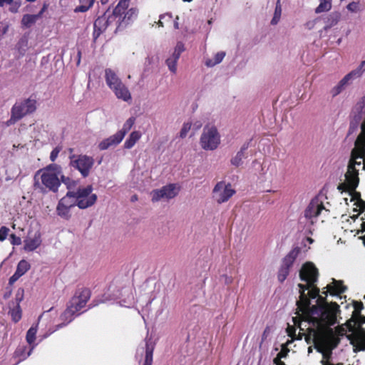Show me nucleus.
I'll return each instance as SVG.
<instances>
[{"instance_id": "51", "label": "nucleus", "mask_w": 365, "mask_h": 365, "mask_svg": "<svg viewBox=\"0 0 365 365\" xmlns=\"http://www.w3.org/2000/svg\"><path fill=\"white\" fill-rule=\"evenodd\" d=\"M172 14H165L160 16V19L158 22V26L163 27L164 26V22L163 19H167V21H172Z\"/></svg>"}, {"instance_id": "3", "label": "nucleus", "mask_w": 365, "mask_h": 365, "mask_svg": "<svg viewBox=\"0 0 365 365\" xmlns=\"http://www.w3.org/2000/svg\"><path fill=\"white\" fill-rule=\"evenodd\" d=\"M351 334L346 335L350 344L353 346L354 353L365 351V329L363 327H355L354 321H347L345 324Z\"/></svg>"}, {"instance_id": "36", "label": "nucleus", "mask_w": 365, "mask_h": 365, "mask_svg": "<svg viewBox=\"0 0 365 365\" xmlns=\"http://www.w3.org/2000/svg\"><path fill=\"white\" fill-rule=\"evenodd\" d=\"M9 314H11L12 321L15 323L18 322L21 319L22 312L19 302L15 307L10 310Z\"/></svg>"}, {"instance_id": "49", "label": "nucleus", "mask_w": 365, "mask_h": 365, "mask_svg": "<svg viewBox=\"0 0 365 365\" xmlns=\"http://www.w3.org/2000/svg\"><path fill=\"white\" fill-rule=\"evenodd\" d=\"M354 310L352 317L361 314V310L364 309V304L361 302H354L353 304Z\"/></svg>"}, {"instance_id": "11", "label": "nucleus", "mask_w": 365, "mask_h": 365, "mask_svg": "<svg viewBox=\"0 0 365 365\" xmlns=\"http://www.w3.org/2000/svg\"><path fill=\"white\" fill-rule=\"evenodd\" d=\"M322 212H329V210L325 208L323 202L318 197H315L305 209L304 217L313 225Z\"/></svg>"}, {"instance_id": "42", "label": "nucleus", "mask_w": 365, "mask_h": 365, "mask_svg": "<svg viewBox=\"0 0 365 365\" xmlns=\"http://www.w3.org/2000/svg\"><path fill=\"white\" fill-rule=\"evenodd\" d=\"M177 62L176 60L171 57L168 58L165 61L169 70L173 73H175L177 71Z\"/></svg>"}, {"instance_id": "39", "label": "nucleus", "mask_w": 365, "mask_h": 365, "mask_svg": "<svg viewBox=\"0 0 365 365\" xmlns=\"http://www.w3.org/2000/svg\"><path fill=\"white\" fill-rule=\"evenodd\" d=\"M292 342V341L288 340L286 343L282 344L281 346V351L277 354V356L280 358H286L289 352V349L288 348V345Z\"/></svg>"}, {"instance_id": "27", "label": "nucleus", "mask_w": 365, "mask_h": 365, "mask_svg": "<svg viewBox=\"0 0 365 365\" xmlns=\"http://www.w3.org/2000/svg\"><path fill=\"white\" fill-rule=\"evenodd\" d=\"M298 308L302 312H306L310 309V299L307 294H300L299 301L297 302Z\"/></svg>"}, {"instance_id": "57", "label": "nucleus", "mask_w": 365, "mask_h": 365, "mask_svg": "<svg viewBox=\"0 0 365 365\" xmlns=\"http://www.w3.org/2000/svg\"><path fill=\"white\" fill-rule=\"evenodd\" d=\"M11 243L13 245H20L21 244V237L16 236L15 234H11L10 235Z\"/></svg>"}, {"instance_id": "13", "label": "nucleus", "mask_w": 365, "mask_h": 365, "mask_svg": "<svg viewBox=\"0 0 365 365\" xmlns=\"http://www.w3.org/2000/svg\"><path fill=\"white\" fill-rule=\"evenodd\" d=\"M318 277L319 271L314 263L307 262L302 265L299 271V278L302 281L315 284L318 281Z\"/></svg>"}, {"instance_id": "64", "label": "nucleus", "mask_w": 365, "mask_h": 365, "mask_svg": "<svg viewBox=\"0 0 365 365\" xmlns=\"http://www.w3.org/2000/svg\"><path fill=\"white\" fill-rule=\"evenodd\" d=\"M282 358L276 356L273 360L274 364L275 365H285L284 362L282 361Z\"/></svg>"}, {"instance_id": "56", "label": "nucleus", "mask_w": 365, "mask_h": 365, "mask_svg": "<svg viewBox=\"0 0 365 365\" xmlns=\"http://www.w3.org/2000/svg\"><path fill=\"white\" fill-rule=\"evenodd\" d=\"M346 8L351 12H357L359 10V3L352 1L347 5Z\"/></svg>"}, {"instance_id": "21", "label": "nucleus", "mask_w": 365, "mask_h": 365, "mask_svg": "<svg viewBox=\"0 0 365 365\" xmlns=\"http://www.w3.org/2000/svg\"><path fill=\"white\" fill-rule=\"evenodd\" d=\"M155 344L151 339H145V360L143 365H152Z\"/></svg>"}, {"instance_id": "4", "label": "nucleus", "mask_w": 365, "mask_h": 365, "mask_svg": "<svg viewBox=\"0 0 365 365\" xmlns=\"http://www.w3.org/2000/svg\"><path fill=\"white\" fill-rule=\"evenodd\" d=\"M93 186L88 185L86 187H79L74 191V197L77 201V207L84 210L92 207L97 202V195L93 193Z\"/></svg>"}, {"instance_id": "18", "label": "nucleus", "mask_w": 365, "mask_h": 365, "mask_svg": "<svg viewBox=\"0 0 365 365\" xmlns=\"http://www.w3.org/2000/svg\"><path fill=\"white\" fill-rule=\"evenodd\" d=\"M327 291L323 292V294L327 295L329 292L331 295H340L341 294L346 292L347 287L344 285L343 282L341 280H336L333 279L332 284H329L327 286Z\"/></svg>"}, {"instance_id": "59", "label": "nucleus", "mask_w": 365, "mask_h": 365, "mask_svg": "<svg viewBox=\"0 0 365 365\" xmlns=\"http://www.w3.org/2000/svg\"><path fill=\"white\" fill-rule=\"evenodd\" d=\"M355 205L359 208L360 213L365 211V201L359 199L356 202Z\"/></svg>"}, {"instance_id": "24", "label": "nucleus", "mask_w": 365, "mask_h": 365, "mask_svg": "<svg viewBox=\"0 0 365 365\" xmlns=\"http://www.w3.org/2000/svg\"><path fill=\"white\" fill-rule=\"evenodd\" d=\"M58 202L70 209L77 206V201L74 197V191H68L66 195L63 197Z\"/></svg>"}, {"instance_id": "5", "label": "nucleus", "mask_w": 365, "mask_h": 365, "mask_svg": "<svg viewBox=\"0 0 365 365\" xmlns=\"http://www.w3.org/2000/svg\"><path fill=\"white\" fill-rule=\"evenodd\" d=\"M69 165L78 170L83 178L89 175L95 160L93 157L86 155H75L72 154L69 156Z\"/></svg>"}, {"instance_id": "12", "label": "nucleus", "mask_w": 365, "mask_h": 365, "mask_svg": "<svg viewBox=\"0 0 365 365\" xmlns=\"http://www.w3.org/2000/svg\"><path fill=\"white\" fill-rule=\"evenodd\" d=\"M180 187L176 184L171 183L162 187L160 189L153 190L151 192L152 201L158 202L161 199H173L178 195Z\"/></svg>"}, {"instance_id": "28", "label": "nucleus", "mask_w": 365, "mask_h": 365, "mask_svg": "<svg viewBox=\"0 0 365 365\" xmlns=\"http://www.w3.org/2000/svg\"><path fill=\"white\" fill-rule=\"evenodd\" d=\"M70 210L71 209L68 208V207H66L65 205H63L62 204L58 202L56 207V213L61 218L68 220L71 217Z\"/></svg>"}, {"instance_id": "20", "label": "nucleus", "mask_w": 365, "mask_h": 365, "mask_svg": "<svg viewBox=\"0 0 365 365\" xmlns=\"http://www.w3.org/2000/svg\"><path fill=\"white\" fill-rule=\"evenodd\" d=\"M105 79L106 84L110 89L120 84L122 81L117 76L114 71L110 68H106L105 70Z\"/></svg>"}, {"instance_id": "22", "label": "nucleus", "mask_w": 365, "mask_h": 365, "mask_svg": "<svg viewBox=\"0 0 365 365\" xmlns=\"http://www.w3.org/2000/svg\"><path fill=\"white\" fill-rule=\"evenodd\" d=\"M41 244V235L36 233L34 237H28L24 240V249L31 252L38 248Z\"/></svg>"}, {"instance_id": "63", "label": "nucleus", "mask_w": 365, "mask_h": 365, "mask_svg": "<svg viewBox=\"0 0 365 365\" xmlns=\"http://www.w3.org/2000/svg\"><path fill=\"white\" fill-rule=\"evenodd\" d=\"M287 331L289 336L293 337V336L295 335L296 329L294 327L289 326L287 329Z\"/></svg>"}, {"instance_id": "17", "label": "nucleus", "mask_w": 365, "mask_h": 365, "mask_svg": "<svg viewBox=\"0 0 365 365\" xmlns=\"http://www.w3.org/2000/svg\"><path fill=\"white\" fill-rule=\"evenodd\" d=\"M110 90L113 91V92L118 99H121L125 102H129L132 99L130 91L123 82H121L118 86H115V87L112 88Z\"/></svg>"}, {"instance_id": "8", "label": "nucleus", "mask_w": 365, "mask_h": 365, "mask_svg": "<svg viewBox=\"0 0 365 365\" xmlns=\"http://www.w3.org/2000/svg\"><path fill=\"white\" fill-rule=\"evenodd\" d=\"M91 297V291L89 288L78 285L74 294L69 299L68 303L81 312V309L86 306L88 302L90 300Z\"/></svg>"}, {"instance_id": "54", "label": "nucleus", "mask_w": 365, "mask_h": 365, "mask_svg": "<svg viewBox=\"0 0 365 365\" xmlns=\"http://www.w3.org/2000/svg\"><path fill=\"white\" fill-rule=\"evenodd\" d=\"M19 120H20L19 118H18L14 113H13L11 110V117L6 122V125L7 126H10L11 125H14V123H16V122H18Z\"/></svg>"}, {"instance_id": "30", "label": "nucleus", "mask_w": 365, "mask_h": 365, "mask_svg": "<svg viewBox=\"0 0 365 365\" xmlns=\"http://www.w3.org/2000/svg\"><path fill=\"white\" fill-rule=\"evenodd\" d=\"M31 267L30 264L25 259L21 260L18 264L16 269V273L19 274V276H23Z\"/></svg>"}, {"instance_id": "6", "label": "nucleus", "mask_w": 365, "mask_h": 365, "mask_svg": "<svg viewBox=\"0 0 365 365\" xmlns=\"http://www.w3.org/2000/svg\"><path fill=\"white\" fill-rule=\"evenodd\" d=\"M200 143L205 150H214L220 143V135L215 126H205L201 135Z\"/></svg>"}, {"instance_id": "9", "label": "nucleus", "mask_w": 365, "mask_h": 365, "mask_svg": "<svg viewBox=\"0 0 365 365\" xmlns=\"http://www.w3.org/2000/svg\"><path fill=\"white\" fill-rule=\"evenodd\" d=\"M299 250L298 248L292 250L282 261L281 266L278 270L277 279L280 283L285 281L288 275L289 274L290 269L292 267L298 255Z\"/></svg>"}, {"instance_id": "41", "label": "nucleus", "mask_w": 365, "mask_h": 365, "mask_svg": "<svg viewBox=\"0 0 365 365\" xmlns=\"http://www.w3.org/2000/svg\"><path fill=\"white\" fill-rule=\"evenodd\" d=\"M243 158L244 155L242 154V152L238 151L236 155L231 159L232 165H235V167H239L242 163Z\"/></svg>"}, {"instance_id": "43", "label": "nucleus", "mask_w": 365, "mask_h": 365, "mask_svg": "<svg viewBox=\"0 0 365 365\" xmlns=\"http://www.w3.org/2000/svg\"><path fill=\"white\" fill-rule=\"evenodd\" d=\"M319 294V289L316 283L314 284L309 289L308 297L309 299H316Z\"/></svg>"}, {"instance_id": "47", "label": "nucleus", "mask_w": 365, "mask_h": 365, "mask_svg": "<svg viewBox=\"0 0 365 365\" xmlns=\"http://www.w3.org/2000/svg\"><path fill=\"white\" fill-rule=\"evenodd\" d=\"M349 331L347 327L346 326V328L343 326H338L336 327L335 331H334L335 336L339 338V336H346V331Z\"/></svg>"}, {"instance_id": "2", "label": "nucleus", "mask_w": 365, "mask_h": 365, "mask_svg": "<svg viewBox=\"0 0 365 365\" xmlns=\"http://www.w3.org/2000/svg\"><path fill=\"white\" fill-rule=\"evenodd\" d=\"M56 165L51 164L38 170L34 177V188L43 194L48 192H57L61 180L54 171Z\"/></svg>"}, {"instance_id": "40", "label": "nucleus", "mask_w": 365, "mask_h": 365, "mask_svg": "<svg viewBox=\"0 0 365 365\" xmlns=\"http://www.w3.org/2000/svg\"><path fill=\"white\" fill-rule=\"evenodd\" d=\"M60 180H61V182H62L63 184H65L66 185V187L68 190H71V189L75 187V186L76 185V181H74L73 180L71 179L70 178L66 177L64 175H62L61 177Z\"/></svg>"}, {"instance_id": "61", "label": "nucleus", "mask_w": 365, "mask_h": 365, "mask_svg": "<svg viewBox=\"0 0 365 365\" xmlns=\"http://www.w3.org/2000/svg\"><path fill=\"white\" fill-rule=\"evenodd\" d=\"M174 51H177L178 53L179 52L182 53L185 51L184 44L180 41L178 42L175 47Z\"/></svg>"}, {"instance_id": "19", "label": "nucleus", "mask_w": 365, "mask_h": 365, "mask_svg": "<svg viewBox=\"0 0 365 365\" xmlns=\"http://www.w3.org/2000/svg\"><path fill=\"white\" fill-rule=\"evenodd\" d=\"M122 135H120L118 133H116L115 134L110 136L109 138L102 140L98 145V148L101 150H107L108 148L113 145H116L119 144L122 141Z\"/></svg>"}, {"instance_id": "10", "label": "nucleus", "mask_w": 365, "mask_h": 365, "mask_svg": "<svg viewBox=\"0 0 365 365\" xmlns=\"http://www.w3.org/2000/svg\"><path fill=\"white\" fill-rule=\"evenodd\" d=\"M235 190L232 188L230 183H226L225 181L218 182L213 188L212 197L218 203L222 204L231 198Z\"/></svg>"}, {"instance_id": "58", "label": "nucleus", "mask_w": 365, "mask_h": 365, "mask_svg": "<svg viewBox=\"0 0 365 365\" xmlns=\"http://www.w3.org/2000/svg\"><path fill=\"white\" fill-rule=\"evenodd\" d=\"M337 189L341 192H349V191H352L346 182L340 183L338 185Z\"/></svg>"}, {"instance_id": "23", "label": "nucleus", "mask_w": 365, "mask_h": 365, "mask_svg": "<svg viewBox=\"0 0 365 365\" xmlns=\"http://www.w3.org/2000/svg\"><path fill=\"white\" fill-rule=\"evenodd\" d=\"M130 0H120L113 11V15L121 21L128 8Z\"/></svg>"}, {"instance_id": "7", "label": "nucleus", "mask_w": 365, "mask_h": 365, "mask_svg": "<svg viewBox=\"0 0 365 365\" xmlns=\"http://www.w3.org/2000/svg\"><path fill=\"white\" fill-rule=\"evenodd\" d=\"M36 103L37 102L35 97L33 98L31 96L28 98L16 102L11 110L21 120L26 115L36 111Z\"/></svg>"}, {"instance_id": "60", "label": "nucleus", "mask_w": 365, "mask_h": 365, "mask_svg": "<svg viewBox=\"0 0 365 365\" xmlns=\"http://www.w3.org/2000/svg\"><path fill=\"white\" fill-rule=\"evenodd\" d=\"M349 195H351V200H358L359 199H361V194L360 192H358L356 191V190L354 191H349Z\"/></svg>"}, {"instance_id": "25", "label": "nucleus", "mask_w": 365, "mask_h": 365, "mask_svg": "<svg viewBox=\"0 0 365 365\" xmlns=\"http://www.w3.org/2000/svg\"><path fill=\"white\" fill-rule=\"evenodd\" d=\"M108 26L107 21L106 20V17L101 16L98 17L94 21V32L93 35L95 38H97L101 33L103 32V30L106 29Z\"/></svg>"}, {"instance_id": "46", "label": "nucleus", "mask_w": 365, "mask_h": 365, "mask_svg": "<svg viewBox=\"0 0 365 365\" xmlns=\"http://www.w3.org/2000/svg\"><path fill=\"white\" fill-rule=\"evenodd\" d=\"M364 71H365V61H361V63H360L359 67L356 69L351 71V73H355L354 77L356 78L360 77Z\"/></svg>"}, {"instance_id": "45", "label": "nucleus", "mask_w": 365, "mask_h": 365, "mask_svg": "<svg viewBox=\"0 0 365 365\" xmlns=\"http://www.w3.org/2000/svg\"><path fill=\"white\" fill-rule=\"evenodd\" d=\"M354 73H349L339 81V83L345 88L350 80L356 78Z\"/></svg>"}, {"instance_id": "14", "label": "nucleus", "mask_w": 365, "mask_h": 365, "mask_svg": "<svg viewBox=\"0 0 365 365\" xmlns=\"http://www.w3.org/2000/svg\"><path fill=\"white\" fill-rule=\"evenodd\" d=\"M83 312H80L76 307L67 302L66 309L60 315V320L61 322L56 326L55 330H58L66 327Z\"/></svg>"}, {"instance_id": "33", "label": "nucleus", "mask_w": 365, "mask_h": 365, "mask_svg": "<svg viewBox=\"0 0 365 365\" xmlns=\"http://www.w3.org/2000/svg\"><path fill=\"white\" fill-rule=\"evenodd\" d=\"M225 56V53L224 51H220L217 53L213 59H208L206 61L205 64L209 67H212L215 66L216 64L220 63L223 60Z\"/></svg>"}, {"instance_id": "29", "label": "nucleus", "mask_w": 365, "mask_h": 365, "mask_svg": "<svg viewBox=\"0 0 365 365\" xmlns=\"http://www.w3.org/2000/svg\"><path fill=\"white\" fill-rule=\"evenodd\" d=\"M94 1L95 0H80L81 4L78 6H76L74 9V11L76 13L86 12L93 6Z\"/></svg>"}, {"instance_id": "26", "label": "nucleus", "mask_w": 365, "mask_h": 365, "mask_svg": "<svg viewBox=\"0 0 365 365\" xmlns=\"http://www.w3.org/2000/svg\"><path fill=\"white\" fill-rule=\"evenodd\" d=\"M141 138V133L140 131H133L128 138L124 143V148L126 149L132 148L135 144L140 140Z\"/></svg>"}, {"instance_id": "38", "label": "nucleus", "mask_w": 365, "mask_h": 365, "mask_svg": "<svg viewBox=\"0 0 365 365\" xmlns=\"http://www.w3.org/2000/svg\"><path fill=\"white\" fill-rule=\"evenodd\" d=\"M349 321H354L355 322V327H362L361 325L365 324V316L361 314L353 316Z\"/></svg>"}, {"instance_id": "34", "label": "nucleus", "mask_w": 365, "mask_h": 365, "mask_svg": "<svg viewBox=\"0 0 365 365\" xmlns=\"http://www.w3.org/2000/svg\"><path fill=\"white\" fill-rule=\"evenodd\" d=\"M317 298V304L313 305L311 307V312L312 314H318V309H320L321 307H323L324 305H327L328 307L330 306V303H328L327 302L326 297H324L319 294V296Z\"/></svg>"}, {"instance_id": "62", "label": "nucleus", "mask_w": 365, "mask_h": 365, "mask_svg": "<svg viewBox=\"0 0 365 365\" xmlns=\"http://www.w3.org/2000/svg\"><path fill=\"white\" fill-rule=\"evenodd\" d=\"M21 277L19 276L16 272L9 278V284H12L17 281Z\"/></svg>"}, {"instance_id": "44", "label": "nucleus", "mask_w": 365, "mask_h": 365, "mask_svg": "<svg viewBox=\"0 0 365 365\" xmlns=\"http://www.w3.org/2000/svg\"><path fill=\"white\" fill-rule=\"evenodd\" d=\"M138 14V9L136 8H131L127 12H125V15L121 19V21H124L126 19L128 20H130L133 16H136Z\"/></svg>"}, {"instance_id": "32", "label": "nucleus", "mask_w": 365, "mask_h": 365, "mask_svg": "<svg viewBox=\"0 0 365 365\" xmlns=\"http://www.w3.org/2000/svg\"><path fill=\"white\" fill-rule=\"evenodd\" d=\"M135 118L134 117L129 118L124 123L123 128L117 132L120 135H122V138L125 137V134L131 129L135 123Z\"/></svg>"}, {"instance_id": "37", "label": "nucleus", "mask_w": 365, "mask_h": 365, "mask_svg": "<svg viewBox=\"0 0 365 365\" xmlns=\"http://www.w3.org/2000/svg\"><path fill=\"white\" fill-rule=\"evenodd\" d=\"M37 333V325L32 326L30 327V329L27 331L26 333V341L29 345H32L35 340H36V335Z\"/></svg>"}, {"instance_id": "1", "label": "nucleus", "mask_w": 365, "mask_h": 365, "mask_svg": "<svg viewBox=\"0 0 365 365\" xmlns=\"http://www.w3.org/2000/svg\"><path fill=\"white\" fill-rule=\"evenodd\" d=\"M339 312V306L336 302H331L329 307H321L318 309L319 317H313L312 319L314 327L307 329L309 336L317 335V339L321 344L337 347L340 339L335 336L331 326L336 322V314Z\"/></svg>"}, {"instance_id": "15", "label": "nucleus", "mask_w": 365, "mask_h": 365, "mask_svg": "<svg viewBox=\"0 0 365 365\" xmlns=\"http://www.w3.org/2000/svg\"><path fill=\"white\" fill-rule=\"evenodd\" d=\"M356 162L351 160L349 162L347 172L345 174V182L348 184L352 191H354L358 187L359 182V171L356 169Z\"/></svg>"}, {"instance_id": "16", "label": "nucleus", "mask_w": 365, "mask_h": 365, "mask_svg": "<svg viewBox=\"0 0 365 365\" xmlns=\"http://www.w3.org/2000/svg\"><path fill=\"white\" fill-rule=\"evenodd\" d=\"M312 336L313 343L315 349L319 353H322L323 355V359L322 361H329V359L331 356V351L336 347H332L331 344L325 345L321 344L317 339V335H311Z\"/></svg>"}, {"instance_id": "35", "label": "nucleus", "mask_w": 365, "mask_h": 365, "mask_svg": "<svg viewBox=\"0 0 365 365\" xmlns=\"http://www.w3.org/2000/svg\"><path fill=\"white\" fill-rule=\"evenodd\" d=\"M38 19L39 18L36 14H25L22 18L21 24L29 28L32 24H35Z\"/></svg>"}, {"instance_id": "48", "label": "nucleus", "mask_w": 365, "mask_h": 365, "mask_svg": "<svg viewBox=\"0 0 365 365\" xmlns=\"http://www.w3.org/2000/svg\"><path fill=\"white\" fill-rule=\"evenodd\" d=\"M191 128V123H185L182 125V128L180 130V137L182 138H184L187 136V133Z\"/></svg>"}, {"instance_id": "31", "label": "nucleus", "mask_w": 365, "mask_h": 365, "mask_svg": "<svg viewBox=\"0 0 365 365\" xmlns=\"http://www.w3.org/2000/svg\"><path fill=\"white\" fill-rule=\"evenodd\" d=\"M331 9V0H319V6L315 9V13L320 14L328 11Z\"/></svg>"}, {"instance_id": "53", "label": "nucleus", "mask_w": 365, "mask_h": 365, "mask_svg": "<svg viewBox=\"0 0 365 365\" xmlns=\"http://www.w3.org/2000/svg\"><path fill=\"white\" fill-rule=\"evenodd\" d=\"M9 232V229L6 226L0 227V242L4 241Z\"/></svg>"}, {"instance_id": "52", "label": "nucleus", "mask_w": 365, "mask_h": 365, "mask_svg": "<svg viewBox=\"0 0 365 365\" xmlns=\"http://www.w3.org/2000/svg\"><path fill=\"white\" fill-rule=\"evenodd\" d=\"M62 148L61 146H56V148H54L51 154H50V160L52 161V162H54L56 158H58V155L59 154V153L61 152Z\"/></svg>"}, {"instance_id": "50", "label": "nucleus", "mask_w": 365, "mask_h": 365, "mask_svg": "<svg viewBox=\"0 0 365 365\" xmlns=\"http://www.w3.org/2000/svg\"><path fill=\"white\" fill-rule=\"evenodd\" d=\"M344 88L343 87V86H341L339 83L336 86H334V88H331L330 93L333 97H335V96H338L339 93H341L342 92V91H344Z\"/></svg>"}, {"instance_id": "55", "label": "nucleus", "mask_w": 365, "mask_h": 365, "mask_svg": "<svg viewBox=\"0 0 365 365\" xmlns=\"http://www.w3.org/2000/svg\"><path fill=\"white\" fill-rule=\"evenodd\" d=\"M314 284H312L310 282H306V284H299L298 287L299 288V293L300 294H306L305 292L307 290H309V288L313 285Z\"/></svg>"}]
</instances>
